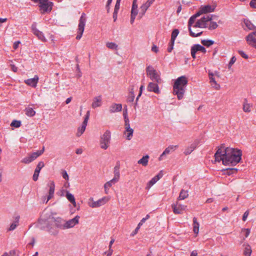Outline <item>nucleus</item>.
<instances>
[{"label":"nucleus","mask_w":256,"mask_h":256,"mask_svg":"<svg viewBox=\"0 0 256 256\" xmlns=\"http://www.w3.org/2000/svg\"><path fill=\"white\" fill-rule=\"evenodd\" d=\"M241 150L230 147L226 148L224 144H222L218 148L214 154L215 162H220L224 166H234L242 159Z\"/></svg>","instance_id":"nucleus-1"},{"label":"nucleus","mask_w":256,"mask_h":256,"mask_svg":"<svg viewBox=\"0 0 256 256\" xmlns=\"http://www.w3.org/2000/svg\"><path fill=\"white\" fill-rule=\"evenodd\" d=\"M216 21L218 24H222V22L218 20V16L213 14H208L197 20L193 25V27L205 28L212 30L218 27Z\"/></svg>","instance_id":"nucleus-2"},{"label":"nucleus","mask_w":256,"mask_h":256,"mask_svg":"<svg viewBox=\"0 0 256 256\" xmlns=\"http://www.w3.org/2000/svg\"><path fill=\"white\" fill-rule=\"evenodd\" d=\"M52 222H54L55 226L57 228L60 229H65V221L60 218H55L50 215L47 218H44V216H41L40 218L38 220L40 228L42 230L46 228L48 232H50V223Z\"/></svg>","instance_id":"nucleus-3"},{"label":"nucleus","mask_w":256,"mask_h":256,"mask_svg":"<svg viewBox=\"0 0 256 256\" xmlns=\"http://www.w3.org/2000/svg\"><path fill=\"white\" fill-rule=\"evenodd\" d=\"M188 82V79L185 76H181L175 80L173 85V93L177 96L178 100L183 98Z\"/></svg>","instance_id":"nucleus-4"},{"label":"nucleus","mask_w":256,"mask_h":256,"mask_svg":"<svg viewBox=\"0 0 256 256\" xmlns=\"http://www.w3.org/2000/svg\"><path fill=\"white\" fill-rule=\"evenodd\" d=\"M111 140V133L109 130H106L100 136V146L104 150H106L110 146Z\"/></svg>","instance_id":"nucleus-5"},{"label":"nucleus","mask_w":256,"mask_h":256,"mask_svg":"<svg viewBox=\"0 0 256 256\" xmlns=\"http://www.w3.org/2000/svg\"><path fill=\"white\" fill-rule=\"evenodd\" d=\"M146 72L148 76L150 77L152 81L157 83L162 82V79L160 78V75L152 66H148L146 67Z\"/></svg>","instance_id":"nucleus-6"},{"label":"nucleus","mask_w":256,"mask_h":256,"mask_svg":"<svg viewBox=\"0 0 256 256\" xmlns=\"http://www.w3.org/2000/svg\"><path fill=\"white\" fill-rule=\"evenodd\" d=\"M86 22V16L84 13H82L80 17L78 24V34L76 36L77 40H80L82 36L84 31V26Z\"/></svg>","instance_id":"nucleus-7"},{"label":"nucleus","mask_w":256,"mask_h":256,"mask_svg":"<svg viewBox=\"0 0 256 256\" xmlns=\"http://www.w3.org/2000/svg\"><path fill=\"white\" fill-rule=\"evenodd\" d=\"M49 0H44L39 4L38 6L42 14L50 12L52 10L54 4Z\"/></svg>","instance_id":"nucleus-8"},{"label":"nucleus","mask_w":256,"mask_h":256,"mask_svg":"<svg viewBox=\"0 0 256 256\" xmlns=\"http://www.w3.org/2000/svg\"><path fill=\"white\" fill-rule=\"evenodd\" d=\"M215 8L216 6L209 4L202 6L198 12L193 15V20L203 14H206L214 12Z\"/></svg>","instance_id":"nucleus-9"},{"label":"nucleus","mask_w":256,"mask_h":256,"mask_svg":"<svg viewBox=\"0 0 256 256\" xmlns=\"http://www.w3.org/2000/svg\"><path fill=\"white\" fill-rule=\"evenodd\" d=\"M92 202H88V206L92 208H98L105 204L108 200V198L106 197H104L94 202L92 198L89 199Z\"/></svg>","instance_id":"nucleus-10"},{"label":"nucleus","mask_w":256,"mask_h":256,"mask_svg":"<svg viewBox=\"0 0 256 256\" xmlns=\"http://www.w3.org/2000/svg\"><path fill=\"white\" fill-rule=\"evenodd\" d=\"M90 111L88 110L86 112V114L84 116V120L82 122L81 127H80L78 128V132H77L78 136H81L84 133V132L85 131L86 126L88 124V120L90 118Z\"/></svg>","instance_id":"nucleus-11"},{"label":"nucleus","mask_w":256,"mask_h":256,"mask_svg":"<svg viewBox=\"0 0 256 256\" xmlns=\"http://www.w3.org/2000/svg\"><path fill=\"white\" fill-rule=\"evenodd\" d=\"M248 44L256 48V30L250 32L246 36Z\"/></svg>","instance_id":"nucleus-12"},{"label":"nucleus","mask_w":256,"mask_h":256,"mask_svg":"<svg viewBox=\"0 0 256 256\" xmlns=\"http://www.w3.org/2000/svg\"><path fill=\"white\" fill-rule=\"evenodd\" d=\"M208 77L210 79V82L211 86L216 90H219L220 88V84H218L216 81V78L214 77V74L213 72H208Z\"/></svg>","instance_id":"nucleus-13"},{"label":"nucleus","mask_w":256,"mask_h":256,"mask_svg":"<svg viewBox=\"0 0 256 256\" xmlns=\"http://www.w3.org/2000/svg\"><path fill=\"white\" fill-rule=\"evenodd\" d=\"M32 30L33 34L36 36L42 42H45L46 40L43 33L37 29L36 23H34L32 25Z\"/></svg>","instance_id":"nucleus-14"},{"label":"nucleus","mask_w":256,"mask_h":256,"mask_svg":"<svg viewBox=\"0 0 256 256\" xmlns=\"http://www.w3.org/2000/svg\"><path fill=\"white\" fill-rule=\"evenodd\" d=\"M173 212L175 214H181L185 210L184 206H182L178 202H176V204H173L172 205Z\"/></svg>","instance_id":"nucleus-15"},{"label":"nucleus","mask_w":256,"mask_h":256,"mask_svg":"<svg viewBox=\"0 0 256 256\" xmlns=\"http://www.w3.org/2000/svg\"><path fill=\"white\" fill-rule=\"evenodd\" d=\"M80 216H76L74 218L70 220L67 222H65V228H68L74 227L76 224L78 223Z\"/></svg>","instance_id":"nucleus-16"},{"label":"nucleus","mask_w":256,"mask_h":256,"mask_svg":"<svg viewBox=\"0 0 256 256\" xmlns=\"http://www.w3.org/2000/svg\"><path fill=\"white\" fill-rule=\"evenodd\" d=\"M158 84V83H157L156 82V83L152 82H150L147 86L148 90V92H154L158 94L160 93V90H159Z\"/></svg>","instance_id":"nucleus-17"},{"label":"nucleus","mask_w":256,"mask_h":256,"mask_svg":"<svg viewBox=\"0 0 256 256\" xmlns=\"http://www.w3.org/2000/svg\"><path fill=\"white\" fill-rule=\"evenodd\" d=\"M44 166V164L43 162H38V165L35 169V170H34V175L32 176V179L34 181H36L38 180L39 173H40L41 169Z\"/></svg>","instance_id":"nucleus-18"},{"label":"nucleus","mask_w":256,"mask_h":256,"mask_svg":"<svg viewBox=\"0 0 256 256\" xmlns=\"http://www.w3.org/2000/svg\"><path fill=\"white\" fill-rule=\"evenodd\" d=\"M48 186L50 188L46 202L52 198H53L55 189V184L54 181H50L48 184Z\"/></svg>","instance_id":"nucleus-19"},{"label":"nucleus","mask_w":256,"mask_h":256,"mask_svg":"<svg viewBox=\"0 0 256 256\" xmlns=\"http://www.w3.org/2000/svg\"><path fill=\"white\" fill-rule=\"evenodd\" d=\"M38 77L37 75H35L32 78L24 80L26 84L32 87L36 88L38 82Z\"/></svg>","instance_id":"nucleus-20"},{"label":"nucleus","mask_w":256,"mask_h":256,"mask_svg":"<svg viewBox=\"0 0 256 256\" xmlns=\"http://www.w3.org/2000/svg\"><path fill=\"white\" fill-rule=\"evenodd\" d=\"M122 110V104H112L109 108V111L110 113L120 112Z\"/></svg>","instance_id":"nucleus-21"},{"label":"nucleus","mask_w":256,"mask_h":256,"mask_svg":"<svg viewBox=\"0 0 256 256\" xmlns=\"http://www.w3.org/2000/svg\"><path fill=\"white\" fill-rule=\"evenodd\" d=\"M162 174L160 172L156 176H154L147 184L146 188L149 189L152 186L156 184L161 178Z\"/></svg>","instance_id":"nucleus-22"},{"label":"nucleus","mask_w":256,"mask_h":256,"mask_svg":"<svg viewBox=\"0 0 256 256\" xmlns=\"http://www.w3.org/2000/svg\"><path fill=\"white\" fill-rule=\"evenodd\" d=\"M178 146H170L168 148H166L165 150L163 152L162 154L158 158V160L160 161L162 160H163V157L166 154H170L171 150H174V148H177Z\"/></svg>","instance_id":"nucleus-23"},{"label":"nucleus","mask_w":256,"mask_h":256,"mask_svg":"<svg viewBox=\"0 0 256 256\" xmlns=\"http://www.w3.org/2000/svg\"><path fill=\"white\" fill-rule=\"evenodd\" d=\"M198 51H201L204 54L206 52V48L200 44H194L193 46V60L195 58V54Z\"/></svg>","instance_id":"nucleus-24"},{"label":"nucleus","mask_w":256,"mask_h":256,"mask_svg":"<svg viewBox=\"0 0 256 256\" xmlns=\"http://www.w3.org/2000/svg\"><path fill=\"white\" fill-rule=\"evenodd\" d=\"M102 96H98L94 98V101L92 104V107L93 108H95L97 107H99L102 105Z\"/></svg>","instance_id":"nucleus-25"},{"label":"nucleus","mask_w":256,"mask_h":256,"mask_svg":"<svg viewBox=\"0 0 256 256\" xmlns=\"http://www.w3.org/2000/svg\"><path fill=\"white\" fill-rule=\"evenodd\" d=\"M199 228H200V224L199 223L196 221V220L195 218H193V232L195 234L194 237H196L198 236V234L199 232Z\"/></svg>","instance_id":"nucleus-26"},{"label":"nucleus","mask_w":256,"mask_h":256,"mask_svg":"<svg viewBox=\"0 0 256 256\" xmlns=\"http://www.w3.org/2000/svg\"><path fill=\"white\" fill-rule=\"evenodd\" d=\"M114 177L113 178H114V180L118 181V180L120 179V165L117 164L116 166H114Z\"/></svg>","instance_id":"nucleus-27"},{"label":"nucleus","mask_w":256,"mask_h":256,"mask_svg":"<svg viewBox=\"0 0 256 256\" xmlns=\"http://www.w3.org/2000/svg\"><path fill=\"white\" fill-rule=\"evenodd\" d=\"M149 159V156L146 155L144 156L142 158L138 160V163L142 164V166H146L148 165V161Z\"/></svg>","instance_id":"nucleus-28"},{"label":"nucleus","mask_w":256,"mask_h":256,"mask_svg":"<svg viewBox=\"0 0 256 256\" xmlns=\"http://www.w3.org/2000/svg\"><path fill=\"white\" fill-rule=\"evenodd\" d=\"M252 105L248 103L246 99H244L242 110L245 112H250L251 111V107Z\"/></svg>","instance_id":"nucleus-29"},{"label":"nucleus","mask_w":256,"mask_h":256,"mask_svg":"<svg viewBox=\"0 0 256 256\" xmlns=\"http://www.w3.org/2000/svg\"><path fill=\"white\" fill-rule=\"evenodd\" d=\"M19 219H20V216H17L16 217L14 222L12 224H11L9 228L8 229V230H9V231L13 230L16 228V226L18 224Z\"/></svg>","instance_id":"nucleus-30"},{"label":"nucleus","mask_w":256,"mask_h":256,"mask_svg":"<svg viewBox=\"0 0 256 256\" xmlns=\"http://www.w3.org/2000/svg\"><path fill=\"white\" fill-rule=\"evenodd\" d=\"M126 132H124L125 134L127 132L126 135V139L128 140H130L132 138V134L134 132V130L132 128H130V126H128V128H125Z\"/></svg>","instance_id":"nucleus-31"},{"label":"nucleus","mask_w":256,"mask_h":256,"mask_svg":"<svg viewBox=\"0 0 256 256\" xmlns=\"http://www.w3.org/2000/svg\"><path fill=\"white\" fill-rule=\"evenodd\" d=\"M118 182V181H117L116 180H114V178H112L110 180L106 182L104 185V190H105L106 193L108 194L107 188L111 187L113 184H114L115 183L117 182Z\"/></svg>","instance_id":"nucleus-32"},{"label":"nucleus","mask_w":256,"mask_h":256,"mask_svg":"<svg viewBox=\"0 0 256 256\" xmlns=\"http://www.w3.org/2000/svg\"><path fill=\"white\" fill-rule=\"evenodd\" d=\"M26 114L30 117L33 116L36 114V112L32 108L28 107L25 109Z\"/></svg>","instance_id":"nucleus-33"},{"label":"nucleus","mask_w":256,"mask_h":256,"mask_svg":"<svg viewBox=\"0 0 256 256\" xmlns=\"http://www.w3.org/2000/svg\"><path fill=\"white\" fill-rule=\"evenodd\" d=\"M244 23L246 27L250 30H254L256 27L248 20H246Z\"/></svg>","instance_id":"nucleus-34"},{"label":"nucleus","mask_w":256,"mask_h":256,"mask_svg":"<svg viewBox=\"0 0 256 256\" xmlns=\"http://www.w3.org/2000/svg\"><path fill=\"white\" fill-rule=\"evenodd\" d=\"M44 147H43L42 150H38L36 152H34L30 154V156L32 157V160H34L38 156H40L44 152Z\"/></svg>","instance_id":"nucleus-35"},{"label":"nucleus","mask_w":256,"mask_h":256,"mask_svg":"<svg viewBox=\"0 0 256 256\" xmlns=\"http://www.w3.org/2000/svg\"><path fill=\"white\" fill-rule=\"evenodd\" d=\"M138 14V10L134 9L131 10L130 24H132L134 21L136 16Z\"/></svg>","instance_id":"nucleus-36"},{"label":"nucleus","mask_w":256,"mask_h":256,"mask_svg":"<svg viewBox=\"0 0 256 256\" xmlns=\"http://www.w3.org/2000/svg\"><path fill=\"white\" fill-rule=\"evenodd\" d=\"M179 34V30L178 29H174L172 32L171 41L172 43H174L175 40Z\"/></svg>","instance_id":"nucleus-37"},{"label":"nucleus","mask_w":256,"mask_h":256,"mask_svg":"<svg viewBox=\"0 0 256 256\" xmlns=\"http://www.w3.org/2000/svg\"><path fill=\"white\" fill-rule=\"evenodd\" d=\"M252 250L251 247L250 245L248 244L244 248V254L246 256H250L252 254Z\"/></svg>","instance_id":"nucleus-38"},{"label":"nucleus","mask_w":256,"mask_h":256,"mask_svg":"<svg viewBox=\"0 0 256 256\" xmlns=\"http://www.w3.org/2000/svg\"><path fill=\"white\" fill-rule=\"evenodd\" d=\"M188 196V191L182 190L180 194V196H178V200H184V198H187Z\"/></svg>","instance_id":"nucleus-39"},{"label":"nucleus","mask_w":256,"mask_h":256,"mask_svg":"<svg viewBox=\"0 0 256 256\" xmlns=\"http://www.w3.org/2000/svg\"><path fill=\"white\" fill-rule=\"evenodd\" d=\"M238 169L236 168H228L226 170V174L228 176L237 172Z\"/></svg>","instance_id":"nucleus-40"},{"label":"nucleus","mask_w":256,"mask_h":256,"mask_svg":"<svg viewBox=\"0 0 256 256\" xmlns=\"http://www.w3.org/2000/svg\"><path fill=\"white\" fill-rule=\"evenodd\" d=\"M202 44L206 46H210L214 44V42L212 40H202Z\"/></svg>","instance_id":"nucleus-41"},{"label":"nucleus","mask_w":256,"mask_h":256,"mask_svg":"<svg viewBox=\"0 0 256 256\" xmlns=\"http://www.w3.org/2000/svg\"><path fill=\"white\" fill-rule=\"evenodd\" d=\"M140 12L139 14V17L140 18L142 17L144 15L146 11L147 10L148 8H147L144 4H142L140 6Z\"/></svg>","instance_id":"nucleus-42"},{"label":"nucleus","mask_w":256,"mask_h":256,"mask_svg":"<svg viewBox=\"0 0 256 256\" xmlns=\"http://www.w3.org/2000/svg\"><path fill=\"white\" fill-rule=\"evenodd\" d=\"M134 89L132 88L130 91V92L129 96L128 98V100L129 102H132L134 98Z\"/></svg>","instance_id":"nucleus-43"},{"label":"nucleus","mask_w":256,"mask_h":256,"mask_svg":"<svg viewBox=\"0 0 256 256\" xmlns=\"http://www.w3.org/2000/svg\"><path fill=\"white\" fill-rule=\"evenodd\" d=\"M106 46L112 50H116L118 45L114 42H108L106 44Z\"/></svg>","instance_id":"nucleus-44"},{"label":"nucleus","mask_w":256,"mask_h":256,"mask_svg":"<svg viewBox=\"0 0 256 256\" xmlns=\"http://www.w3.org/2000/svg\"><path fill=\"white\" fill-rule=\"evenodd\" d=\"M20 122L16 120H13L10 124L11 126H14L15 128H19L20 126Z\"/></svg>","instance_id":"nucleus-45"},{"label":"nucleus","mask_w":256,"mask_h":256,"mask_svg":"<svg viewBox=\"0 0 256 256\" xmlns=\"http://www.w3.org/2000/svg\"><path fill=\"white\" fill-rule=\"evenodd\" d=\"M192 26V16L188 20V28L190 35L191 36H192V30L191 28Z\"/></svg>","instance_id":"nucleus-46"},{"label":"nucleus","mask_w":256,"mask_h":256,"mask_svg":"<svg viewBox=\"0 0 256 256\" xmlns=\"http://www.w3.org/2000/svg\"><path fill=\"white\" fill-rule=\"evenodd\" d=\"M66 197L67 199L71 202L73 200H75V198L72 194L70 193L68 191H66Z\"/></svg>","instance_id":"nucleus-47"},{"label":"nucleus","mask_w":256,"mask_h":256,"mask_svg":"<svg viewBox=\"0 0 256 256\" xmlns=\"http://www.w3.org/2000/svg\"><path fill=\"white\" fill-rule=\"evenodd\" d=\"M250 230L249 228H242V233H244L245 238L248 237V236L250 235Z\"/></svg>","instance_id":"nucleus-48"},{"label":"nucleus","mask_w":256,"mask_h":256,"mask_svg":"<svg viewBox=\"0 0 256 256\" xmlns=\"http://www.w3.org/2000/svg\"><path fill=\"white\" fill-rule=\"evenodd\" d=\"M32 161H33V160L32 159V157L30 155L29 156L24 158L22 160V162L24 163H25V164H28V163L32 162Z\"/></svg>","instance_id":"nucleus-49"},{"label":"nucleus","mask_w":256,"mask_h":256,"mask_svg":"<svg viewBox=\"0 0 256 256\" xmlns=\"http://www.w3.org/2000/svg\"><path fill=\"white\" fill-rule=\"evenodd\" d=\"M236 58L235 56H232L230 60V62H229V64H228V68H230V67L232 66V65L236 62Z\"/></svg>","instance_id":"nucleus-50"},{"label":"nucleus","mask_w":256,"mask_h":256,"mask_svg":"<svg viewBox=\"0 0 256 256\" xmlns=\"http://www.w3.org/2000/svg\"><path fill=\"white\" fill-rule=\"evenodd\" d=\"M238 52L243 58L245 59H248V56L246 54H245L242 50H238Z\"/></svg>","instance_id":"nucleus-51"},{"label":"nucleus","mask_w":256,"mask_h":256,"mask_svg":"<svg viewBox=\"0 0 256 256\" xmlns=\"http://www.w3.org/2000/svg\"><path fill=\"white\" fill-rule=\"evenodd\" d=\"M62 178L65 179L66 180H68V174L67 173V172L66 171V170H63L62 172Z\"/></svg>","instance_id":"nucleus-52"},{"label":"nucleus","mask_w":256,"mask_h":256,"mask_svg":"<svg viewBox=\"0 0 256 256\" xmlns=\"http://www.w3.org/2000/svg\"><path fill=\"white\" fill-rule=\"evenodd\" d=\"M142 224H140V223L139 222V224H138L137 227L136 228V229L134 230V231L132 232V236H134L135 234H136L138 232V230L140 229V226H142Z\"/></svg>","instance_id":"nucleus-53"},{"label":"nucleus","mask_w":256,"mask_h":256,"mask_svg":"<svg viewBox=\"0 0 256 256\" xmlns=\"http://www.w3.org/2000/svg\"><path fill=\"white\" fill-rule=\"evenodd\" d=\"M143 88H144V86H141L140 88V92H139V94H138V96H137V98H136V102L135 103L136 105L137 104V102H138L139 98L141 96Z\"/></svg>","instance_id":"nucleus-54"},{"label":"nucleus","mask_w":256,"mask_h":256,"mask_svg":"<svg viewBox=\"0 0 256 256\" xmlns=\"http://www.w3.org/2000/svg\"><path fill=\"white\" fill-rule=\"evenodd\" d=\"M174 43H172V41L170 40L168 47V52H170L174 48Z\"/></svg>","instance_id":"nucleus-55"},{"label":"nucleus","mask_w":256,"mask_h":256,"mask_svg":"<svg viewBox=\"0 0 256 256\" xmlns=\"http://www.w3.org/2000/svg\"><path fill=\"white\" fill-rule=\"evenodd\" d=\"M202 142V141L200 140H194V143L193 144V150L196 148V147Z\"/></svg>","instance_id":"nucleus-56"},{"label":"nucleus","mask_w":256,"mask_h":256,"mask_svg":"<svg viewBox=\"0 0 256 256\" xmlns=\"http://www.w3.org/2000/svg\"><path fill=\"white\" fill-rule=\"evenodd\" d=\"M250 6L252 8H256V0H252L250 2Z\"/></svg>","instance_id":"nucleus-57"},{"label":"nucleus","mask_w":256,"mask_h":256,"mask_svg":"<svg viewBox=\"0 0 256 256\" xmlns=\"http://www.w3.org/2000/svg\"><path fill=\"white\" fill-rule=\"evenodd\" d=\"M192 152V148L191 147L190 148H188L186 149V150H184V154H186V155H188V154H190Z\"/></svg>","instance_id":"nucleus-58"},{"label":"nucleus","mask_w":256,"mask_h":256,"mask_svg":"<svg viewBox=\"0 0 256 256\" xmlns=\"http://www.w3.org/2000/svg\"><path fill=\"white\" fill-rule=\"evenodd\" d=\"M123 116H124V119L128 118L126 106L124 107V110L123 112Z\"/></svg>","instance_id":"nucleus-59"},{"label":"nucleus","mask_w":256,"mask_h":256,"mask_svg":"<svg viewBox=\"0 0 256 256\" xmlns=\"http://www.w3.org/2000/svg\"><path fill=\"white\" fill-rule=\"evenodd\" d=\"M248 214H249V212L248 210H246V212H244V214L243 216H242V220L244 221L246 220L248 218Z\"/></svg>","instance_id":"nucleus-60"},{"label":"nucleus","mask_w":256,"mask_h":256,"mask_svg":"<svg viewBox=\"0 0 256 256\" xmlns=\"http://www.w3.org/2000/svg\"><path fill=\"white\" fill-rule=\"evenodd\" d=\"M152 50L156 53L158 51V48L154 44L152 48Z\"/></svg>","instance_id":"nucleus-61"},{"label":"nucleus","mask_w":256,"mask_h":256,"mask_svg":"<svg viewBox=\"0 0 256 256\" xmlns=\"http://www.w3.org/2000/svg\"><path fill=\"white\" fill-rule=\"evenodd\" d=\"M149 218L150 216L148 214H147L145 218H142V220H140V224H142L143 223H144L146 220Z\"/></svg>","instance_id":"nucleus-62"},{"label":"nucleus","mask_w":256,"mask_h":256,"mask_svg":"<svg viewBox=\"0 0 256 256\" xmlns=\"http://www.w3.org/2000/svg\"><path fill=\"white\" fill-rule=\"evenodd\" d=\"M10 66L11 67L12 70L14 72H16L18 71V68L15 65L11 64Z\"/></svg>","instance_id":"nucleus-63"},{"label":"nucleus","mask_w":256,"mask_h":256,"mask_svg":"<svg viewBox=\"0 0 256 256\" xmlns=\"http://www.w3.org/2000/svg\"><path fill=\"white\" fill-rule=\"evenodd\" d=\"M147 8H148L152 4L148 0L143 4Z\"/></svg>","instance_id":"nucleus-64"}]
</instances>
